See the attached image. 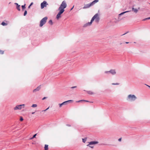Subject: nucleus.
Instances as JSON below:
<instances>
[{"label": "nucleus", "mask_w": 150, "mask_h": 150, "mask_svg": "<svg viewBox=\"0 0 150 150\" xmlns=\"http://www.w3.org/2000/svg\"><path fill=\"white\" fill-rule=\"evenodd\" d=\"M86 141V138L82 139V141L83 143H85Z\"/></svg>", "instance_id": "b1692460"}, {"label": "nucleus", "mask_w": 150, "mask_h": 150, "mask_svg": "<svg viewBox=\"0 0 150 150\" xmlns=\"http://www.w3.org/2000/svg\"><path fill=\"white\" fill-rule=\"evenodd\" d=\"M51 25H52L53 24V23L52 20H50L48 22Z\"/></svg>", "instance_id": "4be33fe9"}, {"label": "nucleus", "mask_w": 150, "mask_h": 150, "mask_svg": "<svg viewBox=\"0 0 150 150\" xmlns=\"http://www.w3.org/2000/svg\"><path fill=\"white\" fill-rule=\"evenodd\" d=\"M3 26H6L7 25V24L5 23L4 22H3L1 24Z\"/></svg>", "instance_id": "412c9836"}, {"label": "nucleus", "mask_w": 150, "mask_h": 150, "mask_svg": "<svg viewBox=\"0 0 150 150\" xmlns=\"http://www.w3.org/2000/svg\"><path fill=\"white\" fill-rule=\"evenodd\" d=\"M98 0H94L92 2L90 3L91 5V6H93L94 4H95L96 3L98 2Z\"/></svg>", "instance_id": "ddd939ff"}, {"label": "nucleus", "mask_w": 150, "mask_h": 150, "mask_svg": "<svg viewBox=\"0 0 150 150\" xmlns=\"http://www.w3.org/2000/svg\"><path fill=\"white\" fill-rule=\"evenodd\" d=\"M93 19H94V18H93V19H91L90 22H88L87 23H86V24H85L83 25V27H87V26L90 25H91V24H92V23L93 22Z\"/></svg>", "instance_id": "1a4fd4ad"}, {"label": "nucleus", "mask_w": 150, "mask_h": 150, "mask_svg": "<svg viewBox=\"0 0 150 150\" xmlns=\"http://www.w3.org/2000/svg\"><path fill=\"white\" fill-rule=\"evenodd\" d=\"M20 120L21 121H22L23 120V118L21 117L20 118Z\"/></svg>", "instance_id": "2f4dec72"}, {"label": "nucleus", "mask_w": 150, "mask_h": 150, "mask_svg": "<svg viewBox=\"0 0 150 150\" xmlns=\"http://www.w3.org/2000/svg\"><path fill=\"white\" fill-rule=\"evenodd\" d=\"M67 6V5L66 3V2L64 1L62 2L61 4L60 5V6L59 7V9H60L61 8H62L64 9Z\"/></svg>", "instance_id": "423d86ee"}, {"label": "nucleus", "mask_w": 150, "mask_h": 150, "mask_svg": "<svg viewBox=\"0 0 150 150\" xmlns=\"http://www.w3.org/2000/svg\"><path fill=\"white\" fill-rule=\"evenodd\" d=\"M148 18V19H150V17H149V18Z\"/></svg>", "instance_id": "37998d69"}, {"label": "nucleus", "mask_w": 150, "mask_h": 150, "mask_svg": "<svg viewBox=\"0 0 150 150\" xmlns=\"http://www.w3.org/2000/svg\"><path fill=\"white\" fill-rule=\"evenodd\" d=\"M34 113H35V112H32V114H34Z\"/></svg>", "instance_id": "c03bdc74"}, {"label": "nucleus", "mask_w": 150, "mask_h": 150, "mask_svg": "<svg viewBox=\"0 0 150 150\" xmlns=\"http://www.w3.org/2000/svg\"><path fill=\"white\" fill-rule=\"evenodd\" d=\"M137 98L135 95L129 94L127 96L126 99L128 101L132 102L135 101Z\"/></svg>", "instance_id": "f257e3e1"}, {"label": "nucleus", "mask_w": 150, "mask_h": 150, "mask_svg": "<svg viewBox=\"0 0 150 150\" xmlns=\"http://www.w3.org/2000/svg\"><path fill=\"white\" fill-rule=\"evenodd\" d=\"M37 104H33L32 105L31 107H33V108H35V107H37Z\"/></svg>", "instance_id": "5701e85b"}, {"label": "nucleus", "mask_w": 150, "mask_h": 150, "mask_svg": "<svg viewBox=\"0 0 150 150\" xmlns=\"http://www.w3.org/2000/svg\"><path fill=\"white\" fill-rule=\"evenodd\" d=\"M21 105V107H22V106H23V108H24V106H25V105L24 104H22V105Z\"/></svg>", "instance_id": "4c0bfd02"}, {"label": "nucleus", "mask_w": 150, "mask_h": 150, "mask_svg": "<svg viewBox=\"0 0 150 150\" xmlns=\"http://www.w3.org/2000/svg\"><path fill=\"white\" fill-rule=\"evenodd\" d=\"M58 10L59 11V12L58 13L56 16V18L57 19H58L59 18L61 17V14L64 12L65 10L64 9L61 8L60 9H59V7L58 8Z\"/></svg>", "instance_id": "f03ea898"}, {"label": "nucleus", "mask_w": 150, "mask_h": 150, "mask_svg": "<svg viewBox=\"0 0 150 150\" xmlns=\"http://www.w3.org/2000/svg\"><path fill=\"white\" fill-rule=\"evenodd\" d=\"M22 108L21 105H18L14 108V109L15 110H21Z\"/></svg>", "instance_id": "9b49d317"}, {"label": "nucleus", "mask_w": 150, "mask_h": 150, "mask_svg": "<svg viewBox=\"0 0 150 150\" xmlns=\"http://www.w3.org/2000/svg\"><path fill=\"white\" fill-rule=\"evenodd\" d=\"M149 4H150V3Z\"/></svg>", "instance_id": "49530a36"}, {"label": "nucleus", "mask_w": 150, "mask_h": 150, "mask_svg": "<svg viewBox=\"0 0 150 150\" xmlns=\"http://www.w3.org/2000/svg\"><path fill=\"white\" fill-rule=\"evenodd\" d=\"M76 87H77L76 86H73V87H71V88H76Z\"/></svg>", "instance_id": "72a5a7b5"}, {"label": "nucleus", "mask_w": 150, "mask_h": 150, "mask_svg": "<svg viewBox=\"0 0 150 150\" xmlns=\"http://www.w3.org/2000/svg\"><path fill=\"white\" fill-rule=\"evenodd\" d=\"M27 11H26V10H25L24 11V16H25L27 14Z\"/></svg>", "instance_id": "bb28decb"}, {"label": "nucleus", "mask_w": 150, "mask_h": 150, "mask_svg": "<svg viewBox=\"0 0 150 150\" xmlns=\"http://www.w3.org/2000/svg\"><path fill=\"white\" fill-rule=\"evenodd\" d=\"M44 148H45V150H47L48 149V145H47L45 144V145Z\"/></svg>", "instance_id": "6ab92c4d"}, {"label": "nucleus", "mask_w": 150, "mask_h": 150, "mask_svg": "<svg viewBox=\"0 0 150 150\" xmlns=\"http://www.w3.org/2000/svg\"><path fill=\"white\" fill-rule=\"evenodd\" d=\"M46 98H47V97H44L43 98H42V100H44L45 99H46Z\"/></svg>", "instance_id": "c9c22d12"}, {"label": "nucleus", "mask_w": 150, "mask_h": 150, "mask_svg": "<svg viewBox=\"0 0 150 150\" xmlns=\"http://www.w3.org/2000/svg\"><path fill=\"white\" fill-rule=\"evenodd\" d=\"M37 135V134H35L33 136V137H32V138H31V139H33L34 138H35L36 137V136Z\"/></svg>", "instance_id": "a878e982"}, {"label": "nucleus", "mask_w": 150, "mask_h": 150, "mask_svg": "<svg viewBox=\"0 0 150 150\" xmlns=\"http://www.w3.org/2000/svg\"><path fill=\"white\" fill-rule=\"evenodd\" d=\"M48 5V4L46 1H44L41 4V9L45 7H46Z\"/></svg>", "instance_id": "0eeeda50"}, {"label": "nucleus", "mask_w": 150, "mask_h": 150, "mask_svg": "<svg viewBox=\"0 0 150 150\" xmlns=\"http://www.w3.org/2000/svg\"><path fill=\"white\" fill-rule=\"evenodd\" d=\"M66 125L68 127H70L71 126L70 125H69V124H67Z\"/></svg>", "instance_id": "58836bf2"}, {"label": "nucleus", "mask_w": 150, "mask_h": 150, "mask_svg": "<svg viewBox=\"0 0 150 150\" xmlns=\"http://www.w3.org/2000/svg\"><path fill=\"white\" fill-rule=\"evenodd\" d=\"M132 11H133L135 13H137L138 11V10L137 9L134 8V6H133L132 8Z\"/></svg>", "instance_id": "dca6fc26"}, {"label": "nucleus", "mask_w": 150, "mask_h": 150, "mask_svg": "<svg viewBox=\"0 0 150 150\" xmlns=\"http://www.w3.org/2000/svg\"><path fill=\"white\" fill-rule=\"evenodd\" d=\"M74 6H73V7L71 9H70V10L71 11V10H72V9H73V8H74Z\"/></svg>", "instance_id": "ea45409f"}, {"label": "nucleus", "mask_w": 150, "mask_h": 150, "mask_svg": "<svg viewBox=\"0 0 150 150\" xmlns=\"http://www.w3.org/2000/svg\"><path fill=\"white\" fill-rule=\"evenodd\" d=\"M104 73L108 75H109L110 74L112 75H115L116 74V72L115 69H111L109 71H105Z\"/></svg>", "instance_id": "39448f33"}, {"label": "nucleus", "mask_w": 150, "mask_h": 150, "mask_svg": "<svg viewBox=\"0 0 150 150\" xmlns=\"http://www.w3.org/2000/svg\"><path fill=\"white\" fill-rule=\"evenodd\" d=\"M47 19L48 18L47 16L43 18L40 21V24L39 25L40 27H41L44 25L47 22Z\"/></svg>", "instance_id": "7ed1b4c3"}, {"label": "nucleus", "mask_w": 150, "mask_h": 150, "mask_svg": "<svg viewBox=\"0 0 150 150\" xmlns=\"http://www.w3.org/2000/svg\"><path fill=\"white\" fill-rule=\"evenodd\" d=\"M93 18L94 19H93V21L95 20V21L97 23H98L99 21L100 18L98 16V13L96 14L91 19H92Z\"/></svg>", "instance_id": "20e7f679"}, {"label": "nucleus", "mask_w": 150, "mask_h": 150, "mask_svg": "<svg viewBox=\"0 0 150 150\" xmlns=\"http://www.w3.org/2000/svg\"><path fill=\"white\" fill-rule=\"evenodd\" d=\"M125 43H126V44H128V43H129V42H125Z\"/></svg>", "instance_id": "79ce46f5"}, {"label": "nucleus", "mask_w": 150, "mask_h": 150, "mask_svg": "<svg viewBox=\"0 0 150 150\" xmlns=\"http://www.w3.org/2000/svg\"><path fill=\"white\" fill-rule=\"evenodd\" d=\"M126 33H125V34H123L122 35H125V34H126Z\"/></svg>", "instance_id": "a18cd8bd"}, {"label": "nucleus", "mask_w": 150, "mask_h": 150, "mask_svg": "<svg viewBox=\"0 0 150 150\" xmlns=\"http://www.w3.org/2000/svg\"><path fill=\"white\" fill-rule=\"evenodd\" d=\"M131 11V10H130V11H125L124 12H122V13H121L120 14H119V16H120L121 15H123V14H124V13H127V12H130Z\"/></svg>", "instance_id": "f3484780"}, {"label": "nucleus", "mask_w": 150, "mask_h": 150, "mask_svg": "<svg viewBox=\"0 0 150 150\" xmlns=\"http://www.w3.org/2000/svg\"><path fill=\"white\" fill-rule=\"evenodd\" d=\"M4 53V51L2 50H0V54H3Z\"/></svg>", "instance_id": "c85d7f7f"}, {"label": "nucleus", "mask_w": 150, "mask_h": 150, "mask_svg": "<svg viewBox=\"0 0 150 150\" xmlns=\"http://www.w3.org/2000/svg\"><path fill=\"white\" fill-rule=\"evenodd\" d=\"M73 100H67L65 101H64L62 103L59 104V105L60 107H61L62 106V105H65L67 104L68 103L71 102H73Z\"/></svg>", "instance_id": "6e6552de"}, {"label": "nucleus", "mask_w": 150, "mask_h": 150, "mask_svg": "<svg viewBox=\"0 0 150 150\" xmlns=\"http://www.w3.org/2000/svg\"><path fill=\"white\" fill-rule=\"evenodd\" d=\"M33 4V2H32L31 3V4H30V5L28 6V8H30V6L32 5Z\"/></svg>", "instance_id": "7c9ffc66"}, {"label": "nucleus", "mask_w": 150, "mask_h": 150, "mask_svg": "<svg viewBox=\"0 0 150 150\" xmlns=\"http://www.w3.org/2000/svg\"><path fill=\"white\" fill-rule=\"evenodd\" d=\"M112 85H118L119 84V83H112Z\"/></svg>", "instance_id": "c756f323"}, {"label": "nucleus", "mask_w": 150, "mask_h": 150, "mask_svg": "<svg viewBox=\"0 0 150 150\" xmlns=\"http://www.w3.org/2000/svg\"><path fill=\"white\" fill-rule=\"evenodd\" d=\"M15 4L16 5V8L17 9L20 11V5H19L17 3H15Z\"/></svg>", "instance_id": "2eb2a0df"}, {"label": "nucleus", "mask_w": 150, "mask_h": 150, "mask_svg": "<svg viewBox=\"0 0 150 150\" xmlns=\"http://www.w3.org/2000/svg\"><path fill=\"white\" fill-rule=\"evenodd\" d=\"M85 101V102H89L90 103H92V102H90V101H88V100H81L78 101L77 102H80V101Z\"/></svg>", "instance_id": "a211bd4d"}, {"label": "nucleus", "mask_w": 150, "mask_h": 150, "mask_svg": "<svg viewBox=\"0 0 150 150\" xmlns=\"http://www.w3.org/2000/svg\"><path fill=\"white\" fill-rule=\"evenodd\" d=\"M91 6L90 3L87 4H85L83 7V9L87 8Z\"/></svg>", "instance_id": "f8f14e48"}, {"label": "nucleus", "mask_w": 150, "mask_h": 150, "mask_svg": "<svg viewBox=\"0 0 150 150\" xmlns=\"http://www.w3.org/2000/svg\"><path fill=\"white\" fill-rule=\"evenodd\" d=\"M41 88L40 86H39L36 88L34 89L33 90V92H35L36 91H39Z\"/></svg>", "instance_id": "4468645a"}, {"label": "nucleus", "mask_w": 150, "mask_h": 150, "mask_svg": "<svg viewBox=\"0 0 150 150\" xmlns=\"http://www.w3.org/2000/svg\"><path fill=\"white\" fill-rule=\"evenodd\" d=\"M90 147L92 148H93V147H94V146H92V145H90V146H89Z\"/></svg>", "instance_id": "e433bc0d"}, {"label": "nucleus", "mask_w": 150, "mask_h": 150, "mask_svg": "<svg viewBox=\"0 0 150 150\" xmlns=\"http://www.w3.org/2000/svg\"><path fill=\"white\" fill-rule=\"evenodd\" d=\"M148 20V18H144V19H143L142 21H146V20Z\"/></svg>", "instance_id": "473e14b6"}, {"label": "nucleus", "mask_w": 150, "mask_h": 150, "mask_svg": "<svg viewBox=\"0 0 150 150\" xmlns=\"http://www.w3.org/2000/svg\"><path fill=\"white\" fill-rule=\"evenodd\" d=\"M87 92L88 94L90 95H92L93 93L91 91H87Z\"/></svg>", "instance_id": "aec40b11"}, {"label": "nucleus", "mask_w": 150, "mask_h": 150, "mask_svg": "<svg viewBox=\"0 0 150 150\" xmlns=\"http://www.w3.org/2000/svg\"><path fill=\"white\" fill-rule=\"evenodd\" d=\"M98 143V141H91L87 145V146H89L97 144Z\"/></svg>", "instance_id": "9d476101"}, {"label": "nucleus", "mask_w": 150, "mask_h": 150, "mask_svg": "<svg viewBox=\"0 0 150 150\" xmlns=\"http://www.w3.org/2000/svg\"><path fill=\"white\" fill-rule=\"evenodd\" d=\"M121 139H122V138H120L118 139V141H119V142H120V141H121Z\"/></svg>", "instance_id": "f704fd0d"}, {"label": "nucleus", "mask_w": 150, "mask_h": 150, "mask_svg": "<svg viewBox=\"0 0 150 150\" xmlns=\"http://www.w3.org/2000/svg\"><path fill=\"white\" fill-rule=\"evenodd\" d=\"M25 4L24 5H22V9L23 10H24V9L25 8Z\"/></svg>", "instance_id": "393cba45"}, {"label": "nucleus", "mask_w": 150, "mask_h": 150, "mask_svg": "<svg viewBox=\"0 0 150 150\" xmlns=\"http://www.w3.org/2000/svg\"><path fill=\"white\" fill-rule=\"evenodd\" d=\"M49 107H48L46 109L42 110V112H44L46 111L47 110H48V109H49Z\"/></svg>", "instance_id": "cd10ccee"}, {"label": "nucleus", "mask_w": 150, "mask_h": 150, "mask_svg": "<svg viewBox=\"0 0 150 150\" xmlns=\"http://www.w3.org/2000/svg\"><path fill=\"white\" fill-rule=\"evenodd\" d=\"M145 85H146L147 86H148L149 88H150V86H148V85H146V84H145Z\"/></svg>", "instance_id": "a19ab883"}]
</instances>
